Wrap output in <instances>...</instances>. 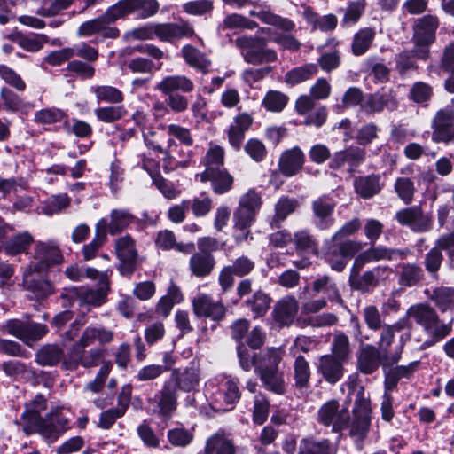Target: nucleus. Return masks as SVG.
<instances>
[{
    "mask_svg": "<svg viewBox=\"0 0 454 454\" xmlns=\"http://www.w3.org/2000/svg\"><path fill=\"white\" fill-rule=\"evenodd\" d=\"M351 326L354 328V337L362 345L356 356V368L365 375L374 373L381 365L385 371L387 367L396 364L402 357L403 347L393 350L391 355L382 354L376 346L372 344H364L365 340H369V336H364L361 331V325L356 317L350 319Z\"/></svg>",
    "mask_w": 454,
    "mask_h": 454,
    "instance_id": "1",
    "label": "nucleus"
},
{
    "mask_svg": "<svg viewBox=\"0 0 454 454\" xmlns=\"http://www.w3.org/2000/svg\"><path fill=\"white\" fill-rule=\"evenodd\" d=\"M194 88L192 80L183 74L167 75L155 85V90L168 96L166 104L175 113L186 111L189 103L185 96L174 92L191 93Z\"/></svg>",
    "mask_w": 454,
    "mask_h": 454,
    "instance_id": "2",
    "label": "nucleus"
},
{
    "mask_svg": "<svg viewBox=\"0 0 454 454\" xmlns=\"http://www.w3.org/2000/svg\"><path fill=\"white\" fill-rule=\"evenodd\" d=\"M244 61L249 65L260 66L278 60V53L267 46V41L261 36L240 35L235 39Z\"/></svg>",
    "mask_w": 454,
    "mask_h": 454,
    "instance_id": "3",
    "label": "nucleus"
},
{
    "mask_svg": "<svg viewBox=\"0 0 454 454\" xmlns=\"http://www.w3.org/2000/svg\"><path fill=\"white\" fill-rule=\"evenodd\" d=\"M29 259V263L25 269L39 273H45L64 262L62 251L56 240L35 241Z\"/></svg>",
    "mask_w": 454,
    "mask_h": 454,
    "instance_id": "4",
    "label": "nucleus"
},
{
    "mask_svg": "<svg viewBox=\"0 0 454 454\" xmlns=\"http://www.w3.org/2000/svg\"><path fill=\"white\" fill-rule=\"evenodd\" d=\"M372 403L370 396H365L364 387H360L352 409V419L348 421L349 435L364 441L372 423Z\"/></svg>",
    "mask_w": 454,
    "mask_h": 454,
    "instance_id": "5",
    "label": "nucleus"
},
{
    "mask_svg": "<svg viewBox=\"0 0 454 454\" xmlns=\"http://www.w3.org/2000/svg\"><path fill=\"white\" fill-rule=\"evenodd\" d=\"M222 2L225 5L238 9L252 4L254 5V9L249 12L251 17H256L262 23L273 26L285 32H291L295 28V24L292 20L272 12L269 6L253 3L250 0H222Z\"/></svg>",
    "mask_w": 454,
    "mask_h": 454,
    "instance_id": "6",
    "label": "nucleus"
},
{
    "mask_svg": "<svg viewBox=\"0 0 454 454\" xmlns=\"http://www.w3.org/2000/svg\"><path fill=\"white\" fill-rule=\"evenodd\" d=\"M361 243L356 240H333L326 243L325 259L332 270L342 271L352 258L361 249Z\"/></svg>",
    "mask_w": 454,
    "mask_h": 454,
    "instance_id": "7",
    "label": "nucleus"
},
{
    "mask_svg": "<svg viewBox=\"0 0 454 454\" xmlns=\"http://www.w3.org/2000/svg\"><path fill=\"white\" fill-rule=\"evenodd\" d=\"M263 361L269 362V364L256 365V372L264 387L275 394L283 395L286 390L284 374L278 369L281 361L280 355L275 350H270Z\"/></svg>",
    "mask_w": 454,
    "mask_h": 454,
    "instance_id": "8",
    "label": "nucleus"
},
{
    "mask_svg": "<svg viewBox=\"0 0 454 454\" xmlns=\"http://www.w3.org/2000/svg\"><path fill=\"white\" fill-rule=\"evenodd\" d=\"M68 429V419L56 411L47 413L36 424L29 426L26 434H39L43 439L53 442Z\"/></svg>",
    "mask_w": 454,
    "mask_h": 454,
    "instance_id": "9",
    "label": "nucleus"
},
{
    "mask_svg": "<svg viewBox=\"0 0 454 454\" xmlns=\"http://www.w3.org/2000/svg\"><path fill=\"white\" fill-rule=\"evenodd\" d=\"M118 20L115 9L112 5L101 16L81 24L77 34L79 36H90L102 33L106 38H116L119 36L120 31L116 27L109 26Z\"/></svg>",
    "mask_w": 454,
    "mask_h": 454,
    "instance_id": "10",
    "label": "nucleus"
},
{
    "mask_svg": "<svg viewBox=\"0 0 454 454\" xmlns=\"http://www.w3.org/2000/svg\"><path fill=\"white\" fill-rule=\"evenodd\" d=\"M432 140L445 145L454 143V108L439 109L431 121Z\"/></svg>",
    "mask_w": 454,
    "mask_h": 454,
    "instance_id": "11",
    "label": "nucleus"
},
{
    "mask_svg": "<svg viewBox=\"0 0 454 454\" xmlns=\"http://www.w3.org/2000/svg\"><path fill=\"white\" fill-rule=\"evenodd\" d=\"M349 415L346 409H340L336 400L325 403L317 413V421L325 427H332V431L340 433L348 427Z\"/></svg>",
    "mask_w": 454,
    "mask_h": 454,
    "instance_id": "12",
    "label": "nucleus"
},
{
    "mask_svg": "<svg viewBox=\"0 0 454 454\" xmlns=\"http://www.w3.org/2000/svg\"><path fill=\"white\" fill-rule=\"evenodd\" d=\"M362 270H350L349 284L352 288L362 292H369L388 278L391 269L388 266L379 265L366 270L362 275Z\"/></svg>",
    "mask_w": 454,
    "mask_h": 454,
    "instance_id": "13",
    "label": "nucleus"
},
{
    "mask_svg": "<svg viewBox=\"0 0 454 454\" xmlns=\"http://www.w3.org/2000/svg\"><path fill=\"white\" fill-rule=\"evenodd\" d=\"M255 268V262L247 255L236 258L231 264L224 266L218 277L219 285L223 292L231 289L234 284V276L244 278Z\"/></svg>",
    "mask_w": 454,
    "mask_h": 454,
    "instance_id": "14",
    "label": "nucleus"
},
{
    "mask_svg": "<svg viewBox=\"0 0 454 454\" xmlns=\"http://www.w3.org/2000/svg\"><path fill=\"white\" fill-rule=\"evenodd\" d=\"M114 7L119 19L131 13L145 19L154 15L160 4L156 0H120Z\"/></svg>",
    "mask_w": 454,
    "mask_h": 454,
    "instance_id": "15",
    "label": "nucleus"
},
{
    "mask_svg": "<svg viewBox=\"0 0 454 454\" xmlns=\"http://www.w3.org/2000/svg\"><path fill=\"white\" fill-rule=\"evenodd\" d=\"M192 309L198 317H208L214 321H219L225 316L226 309L220 301L205 294L195 296L192 301Z\"/></svg>",
    "mask_w": 454,
    "mask_h": 454,
    "instance_id": "16",
    "label": "nucleus"
},
{
    "mask_svg": "<svg viewBox=\"0 0 454 454\" xmlns=\"http://www.w3.org/2000/svg\"><path fill=\"white\" fill-rule=\"evenodd\" d=\"M154 27L155 37L161 42H172L195 35L192 25L186 20H180L176 23H159L155 24Z\"/></svg>",
    "mask_w": 454,
    "mask_h": 454,
    "instance_id": "17",
    "label": "nucleus"
},
{
    "mask_svg": "<svg viewBox=\"0 0 454 454\" xmlns=\"http://www.w3.org/2000/svg\"><path fill=\"white\" fill-rule=\"evenodd\" d=\"M42 274L29 269H25L23 271V286L31 292L36 299H44L54 293L51 282Z\"/></svg>",
    "mask_w": 454,
    "mask_h": 454,
    "instance_id": "18",
    "label": "nucleus"
},
{
    "mask_svg": "<svg viewBox=\"0 0 454 454\" xmlns=\"http://www.w3.org/2000/svg\"><path fill=\"white\" fill-rule=\"evenodd\" d=\"M299 305L293 296H286L274 306L271 316L278 327L290 326L298 313Z\"/></svg>",
    "mask_w": 454,
    "mask_h": 454,
    "instance_id": "19",
    "label": "nucleus"
},
{
    "mask_svg": "<svg viewBox=\"0 0 454 454\" xmlns=\"http://www.w3.org/2000/svg\"><path fill=\"white\" fill-rule=\"evenodd\" d=\"M112 274L113 270L109 269L102 271L100 286L97 289L80 288L81 305L88 304L97 307L103 304L110 290Z\"/></svg>",
    "mask_w": 454,
    "mask_h": 454,
    "instance_id": "20",
    "label": "nucleus"
},
{
    "mask_svg": "<svg viewBox=\"0 0 454 454\" xmlns=\"http://www.w3.org/2000/svg\"><path fill=\"white\" fill-rule=\"evenodd\" d=\"M313 223L319 230L330 228L334 222L333 214L335 204L326 197H320L315 200L312 204Z\"/></svg>",
    "mask_w": 454,
    "mask_h": 454,
    "instance_id": "21",
    "label": "nucleus"
},
{
    "mask_svg": "<svg viewBox=\"0 0 454 454\" xmlns=\"http://www.w3.org/2000/svg\"><path fill=\"white\" fill-rule=\"evenodd\" d=\"M396 221L414 231H426L430 228V219L418 207L401 209L395 214Z\"/></svg>",
    "mask_w": 454,
    "mask_h": 454,
    "instance_id": "22",
    "label": "nucleus"
},
{
    "mask_svg": "<svg viewBox=\"0 0 454 454\" xmlns=\"http://www.w3.org/2000/svg\"><path fill=\"white\" fill-rule=\"evenodd\" d=\"M397 101L391 90L368 94L362 102V110L368 114L380 113L385 108L394 110Z\"/></svg>",
    "mask_w": 454,
    "mask_h": 454,
    "instance_id": "23",
    "label": "nucleus"
},
{
    "mask_svg": "<svg viewBox=\"0 0 454 454\" xmlns=\"http://www.w3.org/2000/svg\"><path fill=\"white\" fill-rule=\"evenodd\" d=\"M201 182L211 183L213 191L216 194H224L229 192L233 185V176L225 168H208L200 174Z\"/></svg>",
    "mask_w": 454,
    "mask_h": 454,
    "instance_id": "24",
    "label": "nucleus"
},
{
    "mask_svg": "<svg viewBox=\"0 0 454 454\" xmlns=\"http://www.w3.org/2000/svg\"><path fill=\"white\" fill-rule=\"evenodd\" d=\"M343 362L331 355H324L319 357L317 372L325 380L330 384H335L343 376Z\"/></svg>",
    "mask_w": 454,
    "mask_h": 454,
    "instance_id": "25",
    "label": "nucleus"
},
{
    "mask_svg": "<svg viewBox=\"0 0 454 454\" xmlns=\"http://www.w3.org/2000/svg\"><path fill=\"white\" fill-rule=\"evenodd\" d=\"M200 380V370L195 366L186 367L183 371L174 370L168 381L173 382L176 389L184 392L195 390Z\"/></svg>",
    "mask_w": 454,
    "mask_h": 454,
    "instance_id": "26",
    "label": "nucleus"
},
{
    "mask_svg": "<svg viewBox=\"0 0 454 454\" xmlns=\"http://www.w3.org/2000/svg\"><path fill=\"white\" fill-rule=\"evenodd\" d=\"M305 160L303 152L298 146L285 151L278 162L279 169L286 176L296 175L302 168Z\"/></svg>",
    "mask_w": 454,
    "mask_h": 454,
    "instance_id": "27",
    "label": "nucleus"
},
{
    "mask_svg": "<svg viewBox=\"0 0 454 454\" xmlns=\"http://www.w3.org/2000/svg\"><path fill=\"white\" fill-rule=\"evenodd\" d=\"M365 154L364 149L357 146H350L345 150L336 152L329 163V167L338 169L346 163L351 167L357 166L364 160Z\"/></svg>",
    "mask_w": 454,
    "mask_h": 454,
    "instance_id": "28",
    "label": "nucleus"
},
{
    "mask_svg": "<svg viewBox=\"0 0 454 454\" xmlns=\"http://www.w3.org/2000/svg\"><path fill=\"white\" fill-rule=\"evenodd\" d=\"M438 26L439 20L435 16L425 15L418 19L414 25L412 40H417L419 43L434 42Z\"/></svg>",
    "mask_w": 454,
    "mask_h": 454,
    "instance_id": "29",
    "label": "nucleus"
},
{
    "mask_svg": "<svg viewBox=\"0 0 454 454\" xmlns=\"http://www.w3.org/2000/svg\"><path fill=\"white\" fill-rule=\"evenodd\" d=\"M419 361L411 362L407 365H397L387 367L385 372V387L387 390L395 388L402 379H410L418 370Z\"/></svg>",
    "mask_w": 454,
    "mask_h": 454,
    "instance_id": "30",
    "label": "nucleus"
},
{
    "mask_svg": "<svg viewBox=\"0 0 454 454\" xmlns=\"http://www.w3.org/2000/svg\"><path fill=\"white\" fill-rule=\"evenodd\" d=\"M47 400L42 395H37L31 402L26 404V409L21 414L23 431H28V427L36 424L43 417L41 413L46 410Z\"/></svg>",
    "mask_w": 454,
    "mask_h": 454,
    "instance_id": "31",
    "label": "nucleus"
},
{
    "mask_svg": "<svg viewBox=\"0 0 454 454\" xmlns=\"http://www.w3.org/2000/svg\"><path fill=\"white\" fill-rule=\"evenodd\" d=\"M406 316L413 318L416 324L420 325L425 333L434 324L439 315L436 310L429 305L419 303L411 306L406 312Z\"/></svg>",
    "mask_w": 454,
    "mask_h": 454,
    "instance_id": "32",
    "label": "nucleus"
},
{
    "mask_svg": "<svg viewBox=\"0 0 454 454\" xmlns=\"http://www.w3.org/2000/svg\"><path fill=\"white\" fill-rule=\"evenodd\" d=\"M406 316L413 318L416 324L420 325L425 333L434 324L439 315L436 310L429 305L419 303L411 306L406 312Z\"/></svg>",
    "mask_w": 454,
    "mask_h": 454,
    "instance_id": "33",
    "label": "nucleus"
},
{
    "mask_svg": "<svg viewBox=\"0 0 454 454\" xmlns=\"http://www.w3.org/2000/svg\"><path fill=\"white\" fill-rule=\"evenodd\" d=\"M106 235L107 221L105 218H101L96 224L93 239L82 247V254L85 261H90L96 257L98 250L106 241Z\"/></svg>",
    "mask_w": 454,
    "mask_h": 454,
    "instance_id": "34",
    "label": "nucleus"
},
{
    "mask_svg": "<svg viewBox=\"0 0 454 454\" xmlns=\"http://www.w3.org/2000/svg\"><path fill=\"white\" fill-rule=\"evenodd\" d=\"M215 265V258L210 253H193L189 260L190 270L192 274L197 278H204L210 275Z\"/></svg>",
    "mask_w": 454,
    "mask_h": 454,
    "instance_id": "35",
    "label": "nucleus"
},
{
    "mask_svg": "<svg viewBox=\"0 0 454 454\" xmlns=\"http://www.w3.org/2000/svg\"><path fill=\"white\" fill-rule=\"evenodd\" d=\"M181 54L189 67L204 74L208 73L212 62L204 52L191 44H186L182 48Z\"/></svg>",
    "mask_w": 454,
    "mask_h": 454,
    "instance_id": "36",
    "label": "nucleus"
},
{
    "mask_svg": "<svg viewBox=\"0 0 454 454\" xmlns=\"http://www.w3.org/2000/svg\"><path fill=\"white\" fill-rule=\"evenodd\" d=\"M354 188L361 198L371 199L380 193L382 189L380 176L379 175L358 176L354 180Z\"/></svg>",
    "mask_w": 454,
    "mask_h": 454,
    "instance_id": "37",
    "label": "nucleus"
},
{
    "mask_svg": "<svg viewBox=\"0 0 454 454\" xmlns=\"http://www.w3.org/2000/svg\"><path fill=\"white\" fill-rule=\"evenodd\" d=\"M452 321L444 323L438 316L434 324L425 332L428 338L421 344L420 348L426 349L432 347L449 336L452 331Z\"/></svg>",
    "mask_w": 454,
    "mask_h": 454,
    "instance_id": "38",
    "label": "nucleus"
},
{
    "mask_svg": "<svg viewBox=\"0 0 454 454\" xmlns=\"http://www.w3.org/2000/svg\"><path fill=\"white\" fill-rule=\"evenodd\" d=\"M176 387L171 381H165L162 389L155 395L161 414L166 415L176 410Z\"/></svg>",
    "mask_w": 454,
    "mask_h": 454,
    "instance_id": "39",
    "label": "nucleus"
},
{
    "mask_svg": "<svg viewBox=\"0 0 454 454\" xmlns=\"http://www.w3.org/2000/svg\"><path fill=\"white\" fill-rule=\"evenodd\" d=\"M204 450L207 454H235L236 448L233 441L223 433H216L209 437Z\"/></svg>",
    "mask_w": 454,
    "mask_h": 454,
    "instance_id": "40",
    "label": "nucleus"
},
{
    "mask_svg": "<svg viewBox=\"0 0 454 454\" xmlns=\"http://www.w3.org/2000/svg\"><path fill=\"white\" fill-rule=\"evenodd\" d=\"M334 448L328 439L305 437L300 441L298 454H333Z\"/></svg>",
    "mask_w": 454,
    "mask_h": 454,
    "instance_id": "41",
    "label": "nucleus"
},
{
    "mask_svg": "<svg viewBox=\"0 0 454 454\" xmlns=\"http://www.w3.org/2000/svg\"><path fill=\"white\" fill-rule=\"evenodd\" d=\"M64 356V350L56 344H47L41 347L35 354V362L41 366H55Z\"/></svg>",
    "mask_w": 454,
    "mask_h": 454,
    "instance_id": "42",
    "label": "nucleus"
},
{
    "mask_svg": "<svg viewBox=\"0 0 454 454\" xmlns=\"http://www.w3.org/2000/svg\"><path fill=\"white\" fill-rule=\"evenodd\" d=\"M298 207L299 202L296 199L281 197L275 205V214L270 221L271 228H278L280 223L293 214Z\"/></svg>",
    "mask_w": 454,
    "mask_h": 454,
    "instance_id": "43",
    "label": "nucleus"
},
{
    "mask_svg": "<svg viewBox=\"0 0 454 454\" xmlns=\"http://www.w3.org/2000/svg\"><path fill=\"white\" fill-rule=\"evenodd\" d=\"M136 217L126 209H114L110 213V222L107 223V231L111 235L124 231L135 221Z\"/></svg>",
    "mask_w": 454,
    "mask_h": 454,
    "instance_id": "44",
    "label": "nucleus"
},
{
    "mask_svg": "<svg viewBox=\"0 0 454 454\" xmlns=\"http://www.w3.org/2000/svg\"><path fill=\"white\" fill-rule=\"evenodd\" d=\"M270 303L271 298L266 293L258 290L247 299L244 304L252 312L254 318H257L267 313Z\"/></svg>",
    "mask_w": 454,
    "mask_h": 454,
    "instance_id": "45",
    "label": "nucleus"
},
{
    "mask_svg": "<svg viewBox=\"0 0 454 454\" xmlns=\"http://www.w3.org/2000/svg\"><path fill=\"white\" fill-rule=\"evenodd\" d=\"M35 242L33 236L28 231H23L7 240L4 250L8 255L13 256L25 252Z\"/></svg>",
    "mask_w": 454,
    "mask_h": 454,
    "instance_id": "46",
    "label": "nucleus"
},
{
    "mask_svg": "<svg viewBox=\"0 0 454 454\" xmlns=\"http://www.w3.org/2000/svg\"><path fill=\"white\" fill-rule=\"evenodd\" d=\"M1 98L4 106L9 110L13 112L27 114L35 107L33 103L22 99L20 97L7 88H3L1 90Z\"/></svg>",
    "mask_w": 454,
    "mask_h": 454,
    "instance_id": "47",
    "label": "nucleus"
},
{
    "mask_svg": "<svg viewBox=\"0 0 454 454\" xmlns=\"http://www.w3.org/2000/svg\"><path fill=\"white\" fill-rule=\"evenodd\" d=\"M317 72V66L316 64H306L301 67H294L288 71L285 75V82L291 85H296L303 82Z\"/></svg>",
    "mask_w": 454,
    "mask_h": 454,
    "instance_id": "48",
    "label": "nucleus"
},
{
    "mask_svg": "<svg viewBox=\"0 0 454 454\" xmlns=\"http://www.w3.org/2000/svg\"><path fill=\"white\" fill-rule=\"evenodd\" d=\"M220 392L223 395V401L227 405L225 411L231 410L235 403L240 399V391L239 380L234 378H227L220 386Z\"/></svg>",
    "mask_w": 454,
    "mask_h": 454,
    "instance_id": "49",
    "label": "nucleus"
},
{
    "mask_svg": "<svg viewBox=\"0 0 454 454\" xmlns=\"http://www.w3.org/2000/svg\"><path fill=\"white\" fill-rule=\"evenodd\" d=\"M375 35V31L370 27L360 29L355 34L351 45L353 54L356 56L364 54L373 42Z\"/></svg>",
    "mask_w": 454,
    "mask_h": 454,
    "instance_id": "50",
    "label": "nucleus"
},
{
    "mask_svg": "<svg viewBox=\"0 0 454 454\" xmlns=\"http://www.w3.org/2000/svg\"><path fill=\"white\" fill-rule=\"evenodd\" d=\"M294 377L296 387L307 388L309 385L310 369L304 356L298 355L294 363Z\"/></svg>",
    "mask_w": 454,
    "mask_h": 454,
    "instance_id": "51",
    "label": "nucleus"
},
{
    "mask_svg": "<svg viewBox=\"0 0 454 454\" xmlns=\"http://www.w3.org/2000/svg\"><path fill=\"white\" fill-rule=\"evenodd\" d=\"M423 270L416 264H403L399 273V284L405 287L417 285L423 278Z\"/></svg>",
    "mask_w": 454,
    "mask_h": 454,
    "instance_id": "52",
    "label": "nucleus"
},
{
    "mask_svg": "<svg viewBox=\"0 0 454 454\" xmlns=\"http://www.w3.org/2000/svg\"><path fill=\"white\" fill-rule=\"evenodd\" d=\"M91 90L95 94L98 102L119 104L124 99L122 92L113 86H96L92 87Z\"/></svg>",
    "mask_w": 454,
    "mask_h": 454,
    "instance_id": "53",
    "label": "nucleus"
},
{
    "mask_svg": "<svg viewBox=\"0 0 454 454\" xmlns=\"http://www.w3.org/2000/svg\"><path fill=\"white\" fill-rule=\"evenodd\" d=\"M297 251L317 253V239L307 230H301L293 235V241Z\"/></svg>",
    "mask_w": 454,
    "mask_h": 454,
    "instance_id": "54",
    "label": "nucleus"
},
{
    "mask_svg": "<svg viewBox=\"0 0 454 454\" xmlns=\"http://www.w3.org/2000/svg\"><path fill=\"white\" fill-rule=\"evenodd\" d=\"M395 192L404 204H411L416 192L413 181L405 176L397 177L394 184Z\"/></svg>",
    "mask_w": 454,
    "mask_h": 454,
    "instance_id": "55",
    "label": "nucleus"
},
{
    "mask_svg": "<svg viewBox=\"0 0 454 454\" xmlns=\"http://www.w3.org/2000/svg\"><path fill=\"white\" fill-rule=\"evenodd\" d=\"M174 158L163 160V168L165 172H170L179 168H184L188 166L192 159L191 151H186L178 145L177 151H174Z\"/></svg>",
    "mask_w": 454,
    "mask_h": 454,
    "instance_id": "56",
    "label": "nucleus"
},
{
    "mask_svg": "<svg viewBox=\"0 0 454 454\" xmlns=\"http://www.w3.org/2000/svg\"><path fill=\"white\" fill-rule=\"evenodd\" d=\"M213 9V0H192L182 4L183 12L192 16L210 15Z\"/></svg>",
    "mask_w": 454,
    "mask_h": 454,
    "instance_id": "57",
    "label": "nucleus"
},
{
    "mask_svg": "<svg viewBox=\"0 0 454 454\" xmlns=\"http://www.w3.org/2000/svg\"><path fill=\"white\" fill-rule=\"evenodd\" d=\"M115 253L119 259L137 258L136 242L130 235H125L115 241Z\"/></svg>",
    "mask_w": 454,
    "mask_h": 454,
    "instance_id": "58",
    "label": "nucleus"
},
{
    "mask_svg": "<svg viewBox=\"0 0 454 454\" xmlns=\"http://www.w3.org/2000/svg\"><path fill=\"white\" fill-rule=\"evenodd\" d=\"M97 119L105 123H113L121 120L126 114L123 106H103L94 110Z\"/></svg>",
    "mask_w": 454,
    "mask_h": 454,
    "instance_id": "59",
    "label": "nucleus"
},
{
    "mask_svg": "<svg viewBox=\"0 0 454 454\" xmlns=\"http://www.w3.org/2000/svg\"><path fill=\"white\" fill-rule=\"evenodd\" d=\"M350 343L348 337L343 333H337L332 342V355L344 362L349 356Z\"/></svg>",
    "mask_w": 454,
    "mask_h": 454,
    "instance_id": "60",
    "label": "nucleus"
},
{
    "mask_svg": "<svg viewBox=\"0 0 454 454\" xmlns=\"http://www.w3.org/2000/svg\"><path fill=\"white\" fill-rule=\"evenodd\" d=\"M70 204V199L67 194L54 195L49 198L42 207V213L52 215L60 213Z\"/></svg>",
    "mask_w": 454,
    "mask_h": 454,
    "instance_id": "61",
    "label": "nucleus"
},
{
    "mask_svg": "<svg viewBox=\"0 0 454 454\" xmlns=\"http://www.w3.org/2000/svg\"><path fill=\"white\" fill-rule=\"evenodd\" d=\"M64 118V112L56 107L41 109L35 114L34 121L37 124L51 125L59 122Z\"/></svg>",
    "mask_w": 454,
    "mask_h": 454,
    "instance_id": "62",
    "label": "nucleus"
},
{
    "mask_svg": "<svg viewBox=\"0 0 454 454\" xmlns=\"http://www.w3.org/2000/svg\"><path fill=\"white\" fill-rule=\"evenodd\" d=\"M167 437L173 446L184 448L192 442L194 436L192 430L184 427H175L168 431Z\"/></svg>",
    "mask_w": 454,
    "mask_h": 454,
    "instance_id": "63",
    "label": "nucleus"
},
{
    "mask_svg": "<svg viewBox=\"0 0 454 454\" xmlns=\"http://www.w3.org/2000/svg\"><path fill=\"white\" fill-rule=\"evenodd\" d=\"M433 96V88L430 84L417 82L410 90V98L417 104L427 105Z\"/></svg>",
    "mask_w": 454,
    "mask_h": 454,
    "instance_id": "64",
    "label": "nucleus"
}]
</instances>
